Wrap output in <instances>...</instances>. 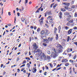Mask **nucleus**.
Wrapping results in <instances>:
<instances>
[{"label":"nucleus","instance_id":"f257e3e1","mask_svg":"<svg viewBox=\"0 0 77 77\" xmlns=\"http://www.w3.org/2000/svg\"><path fill=\"white\" fill-rule=\"evenodd\" d=\"M57 48H60L57 49L56 50L55 48H53L52 50H53L54 52H53L51 53V57H53L54 58H56L58 56H59V54H60L62 53L63 51V50L61 48H63V47L60 44H57Z\"/></svg>","mask_w":77,"mask_h":77},{"label":"nucleus","instance_id":"f03ea898","mask_svg":"<svg viewBox=\"0 0 77 77\" xmlns=\"http://www.w3.org/2000/svg\"><path fill=\"white\" fill-rule=\"evenodd\" d=\"M45 17H47V15H52L51 11H49L46 12L45 13Z\"/></svg>","mask_w":77,"mask_h":77},{"label":"nucleus","instance_id":"7ed1b4c3","mask_svg":"<svg viewBox=\"0 0 77 77\" xmlns=\"http://www.w3.org/2000/svg\"><path fill=\"white\" fill-rule=\"evenodd\" d=\"M32 47L33 50H36L38 48V46H37L36 43H34L33 44Z\"/></svg>","mask_w":77,"mask_h":77},{"label":"nucleus","instance_id":"20e7f679","mask_svg":"<svg viewBox=\"0 0 77 77\" xmlns=\"http://www.w3.org/2000/svg\"><path fill=\"white\" fill-rule=\"evenodd\" d=\"M58 15L60 19L62 18V12H60V13L58 14Z\"/></svg>","mask_w":77,"mask_h":77},{"label":"nucleus","instance_id":"39448f33","mask_svg":"<svg viewBox=\"0 0 77 77\" xmlns=\"http://www.w3.org/2000/svg\"><path fill=\"white\" fill-rule=\"evenodd\" d=\"M58 33H60V32H61V29H62V26L61 25H59L58 27Z\"/></svg>","mask_w":77,"mask_h":77},{"label":"nucleus","instance_id":"423d86ee","mask_svg":"<svg viewBox=\"0 0 77 77\" xmlns=\"http://www.w3.org/2000/svg\"><path fill=\"white\" fill-rule=\"evenodd\" d=\"M68 62V60L66 59H64L62 60V63H63L65 62V63H66V62Z\"/></svg>","mask_w":77,"mask_h":77},{"label":"nucleus","instance_id":"0eeeda50","mask_svg":"<svg viewBox=\"0 0 77 77\" xmlns=\"http://www.w3.org/2000/svg\"><path fill=\"white\" fill-rule=\"evenodd\" d=\"M63 5H64V6H68L69 7V6L70 3L64 2V3H63Z\"/></svg>","mask_w":77,"mask_h":77},{"label":"nucleus","instance_id":"6e6552de","mask_svg":"<svg viewBox=\"0 0 77 77\" xmlns=\"http://www.w3.org/2000/svg\"><path fill=\"white\" fill-rule=\"evenodd\" d=\"M43 41L45 43H46V44H48L49 42H50L48 39H46V38Z\"/></svg>","mask_w":77,"mask_h":77},{"label":"nucleus","instance_id":"1a4fd4ad","mask_svg":"<svg viewBox=\"0 0 77 77\" xmlns=\"http://www.w3.org/2000/svg\"><path fill=\"white\" fill-rule=\"evenodd\" d=\"M41 38L42 39H43V40H45L46 39H47V36L45 35H42V36H41Z\"/></svg>","mask_w":77,"mask_h":77},{"label":"nucleus","instance_id":"9d476101","mask_svg":"<svg viewBox=\"0 0 77 77\" xmlns=\"http://www.w3.org/2000/svg\"><path fill=\"white\" fill-rule=\"evenodd\" d=\"M73 29H69L68 31V35H70L72 33V31Z\"/></svg>","mask_w":77,"mask_h":77},{"label":"nucleus","instance_id":"9b49d317","mask_svg":"<svg viewBox=\"0 0 77 77\" xmlns=\"http://www.w3.org/2000/svg\"><path fill=\"white\" fill-rule=\"evenodd\" d=\"M54 35H56L57 34V31H56L57 30V29L56 27H54Z\"/></svg>","mask_w":77,"mask_h":77},{"label":"nucleus","instance_id":"f8f14e48","mask_svg":"<svg viewBox=\"0 0 77 77\" xmlns=\"http://www.w3.org/2000/svg\"><path fill=\"white\" fill-rule=\"evenodd\" d=\"M40 26H42L44 24V20H38Z\"/></svg>","mask_w":77,"mask_h":77},{"label":"nucleus","instance_id":"ddd939ff","mask_svg":"<svg viewBox=\"0 0 77 77\" xmlns=\"http://www.w3.org/2000/svg\"><path fill=\"white\" fill-rule=\"evenodd\" d=\"M44 34L45 36H47L48 35V31L47 30H45Z\"/></svg>","mask_w":77,"mask_h":77},{"label":"nucleus","instance_id":"4468645a","mask_svg":"<svg viewBox=\"0 0 77 77\" xmlns=\"http://www.w3.org/2000/svg\"><path fill=\"white\" fill-rule=\"evenodd\" d=\"M67 52L68 53L70 52V51H72V49L71 48H68L67 50Z\"/></svg>","mask_w":77,"mask_h":77},{"label":"nucleus","instance_id":"2eb2a0df","mask_svg":"<svg viewBox=\"0 0 77 77\" xmlns=\"http://www.w3.org/2000/svg\"><path fill=\"white\" fill-rule=\"evenodd\" d=\"M44 33H45V30H42L40 32L41 35H44Z\"/></svg>","mask_w":77,"mask_h":77},{"label":"nucleus","instance_id":"dca6fc26","mask_svg":"<svg viewBox=\"0 0 77 77\" xmlns=\"http://www.w3.org/2000/svg\"><path fill=\"white\" fill-rule=\"evenodd\" d=\"M53 37H51L50 38V37H48V40L49 41H53Z\"/></svg>","mask_w":77,"mask_h":77},{"label":"nucleus","instance_id":"f3484780","mask_svg":"<svg viewBox=\"0 0 77 77\" xmlns=\"http://www.w3.org/2000/svg\"><path fill=\"white\" fill-rule=\"evenodd\" d=\"M42 54H43V57L44 59H45V60H46V59H47V57H46V56H45V54L44 53H42Z\"/></svg>","mask_w":77,"mask_h":77},{"label":"nucleus","instance_id":"a211bd4d","mask_svg":"<svg viewBox=\"0 0 77 77\" xmlns=\"http://www.w3.org/2000/svg\"><path fill=\"white\" fill-rule=\"evenodd\" d=\"M72 65L73 66H74L75 65V67H77V63H75V62H73Z\"/></svg>","mask_w":77,"mask_h":77},{"label":"nucleus","instance_id":"6ab92c4d","mask_svg":"<svg viewBox=\"0 0 77 77\" xmlns=\"http://www.w3.org/2000/svg\"><path fill=\"white\" fill-rule=\"evenodd\" d=\"M69 62L71 63H72L74 62H75V61L74 60H69Z\"/></svg>","mask_w":77,"mask_h":77},{"label":"nucleus","instance_id":"aec40b11","mask_svg":"<svg viewBox=\"0 0 77 77\" xmlns=\"http://www.w3.org/2000/svg\"><path fill=\"white\" fill-rule=\"evenodd\" d=\"M64 27L66 30H68L69 29V27L67 26H65Z\"/></svg>","mask_w":77,"mask_h":77},{"label":"nucleus","instance_id":"412c9836","mask_svg":"<svg viewBox=\"0 0 77 77\" xmlns=\"http://www.w3.org/2000/svg\"><path fill=\"white\" fill-rule=\"evenodd\" d=\"M64 14L65 16H66V15L68 16V15L70 13L69 12H64Z\"/></svg>","mask_w":77,"mask_h":77},{"label":"nucleus","instance_id":"4be33fe9","mask_svg":"<svg viewBox=\"0 0 77 77\" xmlns=\"http://www.w3.org/2000/svg\"><path fill=\"white\" fill-rule=\"evenodd\" d=\"M56 37L55 38V39L56 40H58V39L59 38V36H58V34H56Z\"/></svg>","mask_w":77,"mask_h":77},{"label":"nucleus","instance_id":"5701e85b","mask_svg":"<svg viewBox=\"0 0 77 77\" xmlns=\"http://www.w3.org/2000/svg\"><path fill=\"white\" fill-rule=\"evenodd\" d=\"M33 70H34V71H33V73H35L36 72V71H37V69L35 68H33Z\"/></svg>","mask_w":77,"mask_h":77},{"label":"nucleus","instance_id":"b1692460","mask_svg":"<svg viewBox=\"0 0 77 77\" xmlns=\"http://www.w3.org/2000/svg\"><path fill=\"white\" fill-rule=\"evenodd\" d=\"M41 31V28H38L37 30V32L38 33H39V32Z\"/></svg>","mask_w":77,"mask_h":77},{"label":"nucleus","instance_id":"393cba45","mask_svg":"<svg viewBox=\"0 0 77 77\" xmlns=\"http://www.w3.org/2000/svg\"><path fill=\"white\" fill-rule=\"evenodd\" d=\"M69 23H72L74 22V20L73 19H72L70 21H68Z\"/></svg>","mask_w":77,"mask_h":77},{"label":"nucleus","instance_id":"a878e982","mask_svg":"<svg viewBox=\"0 0 77 77\" xmlns=\"http://www.w3.org/2000/svg\"><path fill=\"white\" fill-rule=\"evenodd\" d=\"M46 52L48 54H51L50 50H48Z\"/></svg>","mask_w":77,"mask_h":77},{"label":"nucleus","instance_id":"bb28decb","mask_svg":"<svg viewBox=\"0 0 77 77\" xmlns=\"http://www.w3.org/2000/svg\"><path fill=\"white\" fill-rule=\"evenodd\" d=\"M61 11L63 12H65L66 11V10L65 8H61Z\"/></svg>","mask_w":77,"mask_h":77},{"label":"nucleus","instance_id":"cd10ccee","mask_svg":"<svg viewBox=\"0 0 77 77\" xmlns=\"http://www.w3.org/2000/svg\"><path fill=\"white\" fill-rule=\"evenodd\" d=\"M71 25V24L70 23V22H67L66 24V25L67 26H69L70 25Z\"/></svg>","mask_w":77,"mask_h":77},{"label":"nucleus","instance_id":"c85d7f7f","mask_svg":"<svg viewBox=\"0 0 77 77\" xmlns=\"http://www.w3.org/2000/svg\"><path fill=\"white\" fill-rule=\"evenodd\" d=\"M70 39V36H68L67 39V42H69Z\"/></svg>","mask_w":77,"mask_h":77},{"label":"nucleus","instance_id":"c756f323","mask_svg":"<svg viewBox=\"0 0 77 77\" xmlns=\"http://www.w3.org/2000/svg\"><path fill=\"white\" fill-rule=\"evenodd\" d=\"M67 10L68 11H72V9L71 8H68V9H67Z\"/></svg>","mask_w":77,"mask_h":77},{"label":"nucleus","instance_id":"7c9ffc66","mask_svg":"<svg viewBox=\"0 0 77 77\" xmlns=\"http://www.w3.org/2000/svg\"><path fill=\"white\" fill-rule=\"evenodd\" d=\"M65 66H69V63H66L65 64Z\"/></svg>","mask_w":77,"mask_h":77},{"label":"nucleus","instance_id":"2f4dec72","mask_svg":"<svg viewBox=\"0 0 77 77\" xmlns=\"http://www.w3.org/2000/svg\"><path fill=\"white\" fill-rule=\"evenodd\" d=\"M75 8V6L74 5H72L71 7V8L72 9H74Z\"/></svg>","mask_w":77,"mask_h":77},{"label":"nucleus","instance_id":"473e14b6","mask_svg":"<svg viewBox=\"0 0 77 77\" xmlns=\"http://www.w3.org/2000/svg\"><path fill=\"white\" fill-rule=\"evenodd\" d=\"M27 62V61H26V60H24L23 61V62L22 63V64H24V63H26Z\"/></svg>","mask_w":77,"mask_h":77},{"label":"nucleus","instance_id":"72a5a7b5","mask_svg":"<svg viewBox=\"0 0 77 77\" xmlns=\"http://www.w3.org/2000/svg\"><path fill=\"white\" fill-rule=\"evenodd\" d=\"M43 45L44 47H47V44L45 43H43Z\"/></svg>","mask_w":77,"mask_h":77},{"label":"nucleus","instance_id":"f704fd0d","mask_svg":"<svg viewBox=\"0 0 77 77\" xmlns=\"http://www.w3.org/2000/svg\"><path fill=\"white\" fill-rule=\"evenodd\" d=\"M53 18V17H52V16H50L48 17L47 19H50V18Z\"/></svg>","mask_w":77,"mask_h":77},{"label":"nucleus","instance_id":"c9c22d12","mask_svg":"<svg viewBox=\"0 0 77 77\" xmlns=\"http://www.w3.org/2000/svg\"><path fill=\"white\" fill-rule=\"evenodd\" d=\"M57 6V4H56L54 5L53 6V8H56V7Z\"/></svg>","mask_w":77,"mask_h":77},{"label":"nucleus","instance_id":"e433bc0d","mask_svg":"<svg viewBox=\"0 0 77 77\" xmlns=\"http://www.w3.org/2000/svg\"><path fill=\"white\" fill-rule=\"evenodd\" d=\"M74 2H75V1L74 0L72 1L71 2V5H74Z\"/></svg>","mask_w":77,"mask_h":77},{"label":"nucleus","instance_id":"4c0bfd02","mask_svg":"<svg viewBox=\"0 0 77 77\" xmlns=\"http://www.w3.org/2000/svg\"><path fill=\"white\" fill-rule=\"evenodd\" d=\"M43 19H44V17H42L40 19L38 20L40 21H43Z\"/></svg>","mask_w":77,"mask_h":77},{"label":"nucleus","instance_id":"58836bf2","mask_svg":"<svg viewBox=\"0 0 77 77\" xmlns=\"http://www.w3.org/2000/svg\"><path fill=\"white\" fill-rule=\"evenodd\" d=\"M67 17H68V18H71V15H70V14H68L67 16Z\"/></svg>","mask_w":77,"mask_h":77},{"label":"nucleus","instance_id":"ea45409f","mask_svg":"<svg viewBox=\"0 0 77 77\" xmlns=\"http://www.w3.org/2000/svg\"><path fill=\"white\" fill-rule=\"evenodd\" d=\"M47 59H48V60H50V56H47Z\"/></svg>","mask_w":77,"mask_h":77},{"label":"nucleus","instance_id":"a19ab883","mask_svg":"<svg viewBox=\"0 0 77 77\" xmlns=\"http://www.w3.org/2000/svg\"><path fill=\"white\" fill-rule=\"evenodd\" d=\"M49 23H50L51 24H54V22L52 21H50Z\"/></svg>","mask_w":77,"mask_h":77},{"label":"nucleus","instance_id":"79ce46f5","mask_svg":"<svg viewBox=\"0 0 77 77\" xmlns=\"http://www.w3.org/2000/svg\"><path fill=\"white\" fill-rule=\"evenodd\" d=\"M73 30H77V27L76 26H75L73 28Z\"/></svg>","mask_w":77,"mask_h":77},{"label":"nucleus","instance_id":"37998d69","mask_svg":"<svg viewBox=\"0 0 77 77\" xmlns=\"http://www.w3.org/2000/svg\"><path fill=\"white\" fill-rule=\"evenodd\" d=\"M76 57H77V55H75L74 57H73L74 60H75V59H76Z\"/></svg>","mask_w":77,"mask_h":77},{"label":"nucleus","instance_id":"c03bdc74","mask_svg":"<svg viewBox=\"0 0 77 77\" xmlns=\"http://www.w3.org/2000/svg\"><path fill=\"white\" fill-rule=\"evenodd\" d=\"M54 5V3H53L51 4L50 5V8H52V6H53V5Z\"/></svg>","mask_w":77,"mask_h":77},{"label":"nucleus","instance_id":"a18cd8bd","mask_svg":"<svg viewBox=\"0 0 77 77\" xmlns=\"http://www.w3.org/2000/svg\"><path fill=\"white\" fill-rule=\"evenodd\" d=\"M69 20H71V18H66V21H69Z\"/></svg>","mask_w":77,"mask_h":77},{"label":"nucleus","instance_id":"49530a36","mask_svg":"<svg viewBox=\"0 0 77 77\" xmlns=\"http://www.w3.org/2000/svg\"><path fill=\"white\" fill-rule=\"evenodd\" d=\"M72 70H70L69 71V74H72Z\"/></svg>","mask_w":77,"mask_h":77},{"label":"nucleus","instance_id":"de8ad7c7","mask_svg":"<svg viewBox=\"0 0 77 77\" xmlns=\"http://www.w3.org/2000/svg\"><path fill=\"white\" fill-rule=\"evenodd\" d=\"M49 65L51 68H53V65H52V64L51 63H50Z\"/></svg>","mask_w":77,"mask_h":77},{"label":"nucleus","instance_id":"09e8293b","mask_svg":"<svg viewBox=\"0 0 77 77\" xmlns=\"http://www.w3.org/2000/svg\"><path fill=\"white\" fill-rule=\"evenodd\" d=\"M64 8L65 9H68V7L67 6H65L64 7Z\"/></svg>","mask_w":77,"mask_h":77},{"label":"nucleus","instance_id":"8fccbe9b","mask_svg":"<svg viewBox=\"0 0 77 77\" xmlns=\"http://www.w3.org/2000/svg\"><path fill=\"white\" fill-rule=\"evenodd\" d=\"M25 59H26L27 60V59H28L29 60H30V58H29V57L28 58L27 57L26 58H25Z\"/></svg>","mask_w":77,"mask_h":77},{"label":"nucleus","instance_id":"3c124183","mask_svg":"<svg viewBox=\"0 0 77 77\" xmlns=\"http://www.w3.org/2000/svg\"><path fill=\"white\" fill-rule=\"evenodd\" d=\"M20 60V58H19V57H17V62H18V60Z\"/></svg>","mask_w":77,"mask_h":77},{"label":"nucleus","instance_id":"603ef678","mask_svg":"<svg viewBox=\"0 0 77 77\" xmlns=\"http://www.w3.org/2000/svg\"><path fill=\"white\" fill-rule=\"evenodd\" d=\"M40 51H40V49H38L37 50V52H38V53H40Z\"/></svg>","mask_w":77,"mask_h":77},{"label":"nucleus","instance_id":"864d4df0","mask_svg":"<svg viewBox=\"0 0 77 77\" xmlns=\"http://www.w3.org/2000/svg\"><path fill=\"white\" fill-rule=\"evenodd\" d=\"M61 69V67H59L58 68H57L56 69L57 71H58L59 70H60Z\"/></svg>","mask_w":77,"mask_h":77},{"label":"nucleus","instance_id":"5fc2aeb1","mask_svg":"<svg viewBox=\"0 0 77 77\" xmlns=\"http://www.w3.org/2000/svg\"><path fill=\"white\" fill-rule=\"evenodd\" d=\"M75 17H77V13H75Z\"/></svg>","mask_w":77,"mask_h":77},{"label":"nucleus","instance_id":"6e6d98bb","mask_svg":"<svg viewBox=\"0 0 77 77\" xmlns=\"http://www.w3.org/2000/svg\"><path fill=\"white\" fill-rule=\"evenodd\" d=\"M27 65H28V68H29V67H30V64H29V63H27Z\"/></svg>","mask_w":77,"mask_h":77},{"label":"nucleus","instance_id":"4d7b16f0","mask_svg":"<svg viewBox=\"0 0 77 77\" xmlns=\"http://www.w3.org/2000/svg\"><path fill=\"white\" fill-rule=\"evenodd\" d=\"M25 65H26V64H23V65L20 66V68H21L23 66H25Z\"/></svg>","mask_w":77,"mask_h":77},{"label":"nucleus","instance_id":"13d9d810","mask_svg":"<svg viewBox=\"0 0 77 77\" xmlns=\"http://www.w3.org/2000/svg\"><path fill=\"white\" fill-rule=\"evenodd\" d=\"M47 72H45L44 73H43V74H44V75H47Z\"/></svg>","mask_w":77,"mask_h":77},{"label":"nucleus","instance_id":"bf43d9fd","mask_svg":"<svg viewBox=\"0 0 77 77\" xmlns=\"http://www.w3.org/2000/svg\"><path fill=\"white\" fill-rule=\"evenodd\" d=\"M8 15H9V16H11V12H8Z\"/></svg>","mask_w":77,"mask_h":77},{"label":"nucleus","instance_id":"052dcab7","mask_svg":"<svg viewBox=\"0 0 77 77\" xmlns=\"http://www.w3.org/2000/svg\"><path fill=\"white\" fill-rule=\"evenodd\" d=\"M60 67V65H59V64H58V65H57V66L56 68H58V67Z\"/></svg>","mask_w":77,"mask_h":77},{"label":"nucleus","instance_id":"680f3d73","mask_svg":"<svg viewBox=\"0 0 77 77\" xmlns=\"http://www.w3.org/2000/svg\"><path fill=\"white\" fill-rule=\"evenodd\" d=\"M45 67H46L47 69L48 70L49 69H48V67L47 66H45Z\"/></svg>","mask_w":77,"mask_h":77},{"label":"nucleus","instance_id":"e2e57ef3","mask_svg":"<svg viewBox=\"0 0 77 77\" xmlns=\"http://www.w3.org/2000/svg\"><path fill=\"white\" fill-rule=\"evenodd\" d=\"M57 67H56V68H54V69H53L52 70V71H55V70H56V69H57Z\"/></svg>","mask_w":77,"mask_h":77},{"label":"nucleus","instance_id":"0e129e2a","mask_svg":"<svg viewBox=\"0 0 77 77\" xmlns=\"http://www.w3.org/2000/svg\"><path fill=\"white\" fill-rule=\"evenodd\" d=\"M74 44L76 45V46H77V42H74Z\"/></svg>","mask_w":77,"mask_h":77},{"label":"nucleus","instance_id":"69168bd1","mask_svg":"<svg viewBox=\"0 0 77 77\" xmlns=\"http://www.w3.org/2000/svg\"><path fill=\"white\" fill-rule=\"evenodd\" d=\"M42 8V7H40V8H38L37 9V10H38V11H40L41 9Z\"/></svg>","mask_w":77,"mask_h":77},{"label":"nucleus","instance_id":"338daca9","mask_svg":"<svg viewBox=\"0 0 77 77\" xmlns=\"http://www.w3.org/2000/svg\"><path fill=\"white\" fill-rule=\"evenodd\" d=\"M18 17H20V13H18L17 14Z\"/></svg>","mask_w":77,"mask_h":77},{"label":"nucleus","instance_id":"774afa93","mask_svg":"<svg viewBox=\"0 0 77 77\" xmlns=\"http://www.w3.org/2000/svg\"><path fill=\"white\" fill-rule=\"evenodd\" d=\"M34 27L33 26H31L30 28L31 29H33Z\"/></svg>","mask_w":77,"mask_h":77}]
</instances>
